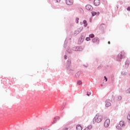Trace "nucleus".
<instances>
[{
  "instance_id": "nucleus-1",
  "label": "nucleus",
  "mask_w": 130,
  "mask_h": 130,
  "mask_svg": "<svg viewBox=\"0 0 130 130\" xmlns=\"http://www.w3.org/2000/svg\"><path fill=\"white\" fill-rule=\"evenodd\" d=\"M94 120L95 121V122H101L102 121V115L97 114L94 118Z\"/></svg>"
},
{
  "instance_id": "nucleus-2",
  "label": "nucleus",
  "mask_w": 130,
  "mask_h": 130,
  "mask_svg": "<svg viewBox=\"0 0 130 130\" xmlns=\"http://www.w3.org/2000/svg\"><path fill=\"white\" fill-rule=\"evenodd\" d=\"M124 55H125V53L124 52L119 53L117 57V61H120L121 59H122V57H124Z\"/></svg>"
},
{
  "instance_id": "nucleus-3",
  "label": "nucleus",
  "mask_w": 130,
  "mask_h": 130,
  "mask_svg": "<svg viewBox=\"0 0 130 130\" xmlns=\"http://www.w3.org/2000/svg\"><path fill=\"white\" fill-rule=\"evenodd\" d=\"M110 124V119H107L104 122V126L105 127H108Z\"/></svg>"
},
{
  "instance_id": "nucleus-4",
  "label": "nucleus",
  "mask_w": 130,
  "mask_h": 130,
  "mask_svg": "<svg viewBox=\"0 0 130 130\" xmlns=\"http://www.w3.org/2000/svg\"><path fill=\"white\" fill-rule=\"evenodd\" d=\"M66 4L68 6H72L74 4V0H66Z\"/></svg>"
},
{
  "instance_id": "nucleus-5",
  "label": "nucleus",
  "mask_w": 130,
  "mask_h": 130,
  "mask_svg": "<svg viewBox=\"0 0 130 130\" xmlns=\"http://www.w3.org/2000/svg\"><path fill=\"white\" fill-rule=\"evenodd\" d=\"M94 5L98 7L100 5V0H94Z\"/></svg>"
},
{
  "instance_id": "nucleus-6",
  "label": "nucleus",
  "mask_w": 130,
  "mask_h": 130,
  "mask_svg": "<svg viewBox=\"0 0 130 130\" xmlns=\"http://www.w3.org/2000/svg\"><path fill=\"white\" fill-rule=\"evenodd\" d=\"M86 9L88 11H92V9H93V8L92 7V6L91 5H88L86 6Z\"/></svg>"
},
{
  "instance_id": "nucleus-7",
  "label": "nucleus",
  "mask_w": 130,
  "mask_h": 130,
  "mask_svg": "<svg viewBox=\"0 0 130 130\" xmlns=\"http://www.w3.org/2000/svg\"><path fill=\"white\" fill-rule=\"evenodd\" d=\"M106 107H109V106H111V103L109 102V101H106Z\"/></svg>"
},
{
  "instance_id": "nucleus-8",
  "label": "nucleus",
  "mask_w": 130,
  "mask_h": 130,
  "mask_svg": "<svg viewBox=\"0 0 130 130\" xmlns=\"http://www.w3.org/2000/svg\"><path fill=\"white\" fill-rule=\"evenodd\" d=\"M82 128L81 125H77L76 126V130H82Z\"/></svg>"
},
{
  "instance_id": "nucleus-9",
  "label": "nucleus",
  "mask_w": 130,
  "mask_h": 130,
  "mask_svg": "<svg viewBox=\"0 0 130 130\" xmlns=\"http://www.w3.org/2000/svg\"><path fill=\"white\" fill-rule=\"evenodd\" d=\"M104 27H105V25L104 24H102L100 26V29H101V30H102L104 28Z\"/></svg>"
},
{
  "instance_id": "nucleus-10",
  "label": "nucleus",
  "mask_w": 130,
  "mask_h": 130,
  "mask_svg": "<svg viewBox=\"0 0 130 130\" xmlns=\"http://www.w3.org/2000/svg\"><path fill=\"white\" fill-rule=\"evenodd\" d=\"M120 126H123L124 125V121L121 120L119 123Z\"/></svg>"
},
{
  "instance_id": "nucleus-11",
  "label": "nucleus",
  "mask_w": 130,
  "mask_h": 130,
  "mask_svg": "<svg viewBox=\"0 0 130 130\" xmlns=\"http://www.w3.org/2000/svg\"><path fill=\"white\" fill-rule=\"evenodd\" d=\"M83 24H84V27H87V25H88V23H87V21L83 20Z\"/></svg>"
},
{
  "instance_id": "nucleus-12",
  "label": "nucleus",
  "mask_w": 130,
  "mask_h": 130,
  "mask_svg": "<svg viewBox=\"0 0 130 130\" xmlns=\"http://www.w3.org/2000/svg\"><path fill=\"white\" fill-rule=\"evenodd\" d=\"M92 127H93V126H92V125H89L87 128L90 130V129H92Z\"/></svg>"
},
{
  "instance_id": "nucleus-13",
  "label": "nucleus",
  "mask_w": 130,
  "mask_h": 130,
  "mask_svg": "<svg viewBox=\"0 0 130 130\" xmlns=\"http://www.w3.org/2000/svg\"><path fill=\"white\" fill-rule=\"evenodd\" d=\"M91 14H92V16H95V15H97V13H96V12H92Z\"/></svg>"
},
{
  "instance_id": "nucleus-14",
  "label": "nucleus",
  "mask_w": 130,
  "mask_h": 130,
  "mask_svg": "<svg viewBox=\"0 0 130 130\" xmlns=\"http://www.w3.org/2000/svg\"><path fill=\"white\" fill-rule=\"evenodd\" d=\"M89 37L90 38H94V37H95V36L94 35V34H91L89 35Z\"/></svg>"
},
{
  "instance_id": "nucleus-15",
  "label": "nucleus",
  "mask_w": 130,
  "mask_h": 130,
  "mask_svg": "<svg viewBox=\"0 0 130 130\" xmlns=\"http://www.w3.org/2000/svg\"><path fill=\"white\" fill-rule=\"evenodd\" d=\"M77 84H78V85H82V81H80V80H78L77 81Z\"/></svg>"
},
{
  "instance_id": "nucleus-16",
  "label": "nucleus",
  "mask_w": 130,
  "mask_h": 130,
  "mask_svg": "<svg viewBox=\"0 0 130 130\" xmlns=\"http://www.w3.org/2000/svg\"><path fill=\"white\" fill-rule=\"evenodd\" d=\"M126 93L130 94V88L126 90Z\"/></svg>"
},
{
  "instance_id": "nucleus-17",
  "label": "nucleus",
  "mask_w": 130,
  "mask_h": 130,
  "mask_svg": "<svg viewBox=\"0 0 130 130\" xmlns=\"http://www.w3.org/2000/svg\"><path fill=\"white\" fill-rule=\"evenodd\" d=\"M116 127L118 129H120V128H121V126H120V125H118V126H116Z\"/></svg>"
},
{
  "instance_id": "nucleus-18",
  "label": "nucleus",
  "mask_w": 130,
  "mask_h": 130,
  "mask_svg": "<svg viewBox=\"0 0 130 130\" xmlns=\"http://www.w3.org/2000/svg\"><path fill=\"white\" fill-rule=\"evenodd\" d=\"M97 38H94V39H93V40H92V42H94V43H95V42H96V41H97Z\"/></svg>"
},
{
  "instance_id": "nucleus-19",
  "label": "nucleus",
  "mask_w": 130,
  "mask_h": 130,
  "mask_svg": "<svg viewBox=\"0 0 130 130\" xmlns=\"http://www.w3.org/2000/svg\"><path fill=\"white\" fill-rule=\"evenodd\" d=\"M127 118L128 119V120H129V122H130V115L128 114L127 117Z\"/></svg>"
},
{
  "instance_id": "nucleus-20",
  "label": "nucleus",
  "mask_w": 130,
  "mask_h": 130,
  "mask_svg": "<svg viewBox=\"0 0 130 130\" xmlns=\"http://www.w3.org/2000/svg\"><path fill=\"white\" fill-rule=\"evenodd\" d=\"M83 30V27H80L79 29H78V32H81Z\"/></svg>"
},
{
  "instance_id": "nucleus-21",
  "label": "nucleus",
  "mask_w": 130,
  "mask_h": 130,
  "mask_svg": "<svg viewBox=\"0 0 130 130\" xmlns=\"http://www.w3.org/2000/svg\"><path fill=\"white\" fill-rule=\"evenodd\" d=\"M86 41H90V37H87L86 38Z\"/></svg>"
},
{
  "instance_id": "nucleus-22",
  "label": "nucleus",
  "mask_w": 130,
  "mask_h": 130,
  "mask_svg": "<svg viewBox=\"0 0 130 130\" xmlns=\"http://www.w3.org/2000/svg\"><path fill=\"white\" fill-rule=\"evenodd\" d=\"M76 20V23L77 24H78L79 23V18H77Z\"/></svg>"
},
{
  "instance_id": "nucleus-23",
  "label": "nucleus",
  "mask_w": 130,
  "mask_h": 130,
  "mask_svg": "<svg viewBox=\"0 0 130 130\" xmlns=\"http://www.w3.org/2000/svg\"><path fill=\"white\" fill-rule=\"evenodd\" d=\"M104 78L106 80V82H107V78H106V76H105Z\"/></svg>"
},
{
  "instance_id": "nucleus-24",
  "label": "nucleus",
  "mask_w": 130,
  "mask_h": 130,
  "mask_svg": "<svg viewBox=\"0 0 130 130\" xmlns=\"http://www.w3.org/2000/svg\"><path fill=\"white\" fill-rule=\"evenodd\" d=\"M79 73L78 72V73L76 74V76L77 77V76H79Z\"/></svg>"
},
{
  "instance_id": "nucleus-25",
  "label": "nucleus",
  "mask_w": 130,
  "mask_h": 130,
  "mask_svg": "<svg viewBox=\"0 0 130 130\" xmlns=\"http://www.w3.org/2000/svg\"><path fill=\"white\" fill-rule=\"evenodd\" d=\"M87 96H90V92H87Z\"/></svg>"
},
{
  "instance_id": "nucleus-26",
  "label": "nucleus",
  "mask_w": 130,
  "mask_h": 130,
  "mask_svg": "<svg viewBox=\"0 0 130 130\" xmlns=\"http://www.w3.org/2000/svg\"><path fill=\"white\" fill-rule=\"evenodd\" d=\"M56 2H57V3H59V2H60V0H56Z\"/></svg>"
},
{
  "instance_id": "nucleus-27",
  "label": "nucleus",
  "mask_w": 130,
  "mask_h": 130,
  "mask_svg": "<svg viewBox=\"0 0 130 130\" xmlns=\"http://www.w3.org/2000/svg\"><path fill=\"white\" fill-rule=\"evenodd\" d=\"M127 10V11H130V7H128Z\"/></svg>"
},
{
  "instance_id": "nucleus-28",
  "label": "nucleus",
  "mask_w": 130,
  "mask_h": 130,
  "mask_svg": "<svg viewBox=\"0 0 130 130\" xmlns=\"http://www.w3.org/2000/svg\"><path fill=\"white\" fill-rule=\"evenodd\" d=\"M118 98L120 99V100H121V96H119Z\"/></svg>"
},
{
  "instance_id": "nucleus-29",
  "label": "nucleus",
  "mask_w": 130,
  "mask_h": 130,
  "mask_svg": "<svg viewBox=\"0 0 130 130\" xmlns=\"http://www.w3.org/2000/svg\"><path fill=\"white\" fill-rule=\"evenodd\" d=\"M64 130H68V128H64Z\"/></svg>"
},
{
  "instance_id": "nucleus-30",
  "label": "nucleus",
  "mask_w": 130,
  "mask_h": 130,
  "mask_svg": "<svg viewBox=\"0 0 130 130\" xmlns=\"http://www.w3.org/2000/svg\"><path fill=\"white\" fill-rule=\"evenodd\" d=\"M64 58L65 59H67V56L66 55L64 56Z\"/></svg>"
},
{
  "instance_id": "nucleus-31",
  "label": "nucleus",
  "mask_w": 130,
  "mask_h": 130,
  "mask_svg": "<svg viewBox=\"0 0 130 130\" xmlns=\"http://www.w3.org/2000/svg\"><path fill=\"white\" fill-rule=\"evenodd\" d=\"M108 44H110V41H109V42H108Z\"/></svg>"
},
{
  "instance_id": "nucleus-32",
  "label": "nucleus",
  "mask_w": 130,
  "mask_h": 130,
  "mask_svg": "<svg viewBox=\"0 0 130 130\" xmlns=\"http://www.w3.org/2000/svg\"><path fill=\"white\" fill-rule=\"evenodd\" d=\"M39 130H44V128H41Z\"/></svg>"
}]
</instances>
